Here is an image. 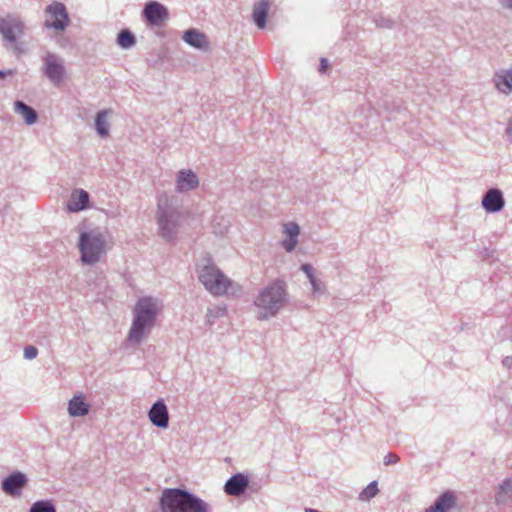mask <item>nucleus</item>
Instances as JSON below:
<instances>
[{"mask_svg":"<svg viewBox=\"0 0 512 512\" xmlns=\"http://www.w3.org/2000/svg\"><path fill=\"white\" fill-rule=\"evenodd\" d=\"M288 301L287 283L283 279H275L258 293V320L276 316Z\"/></svg>","mask_w":512,"mask_h":512,"instance_id":"1","label":"nucleus"},{"mask_svg":"<svg viewBox=\"0 0 512 512\" xmlns=\"http://www.w3.org/2000/svg\"><path fill=\"white\" fill-rule=\"evenodd\" d=\"M159 311L157 300L151 297L140 298L134 308V319L128 334V341L140 343L155 325Z\"/></svg>","mask_w":512,"mask_h":512,"instance_id":"2","label":"nucleus"},{"mask_svg":"<svg viewBox=\"0 0 512 512\" xmlns=\"http://www.w3.org/2000/svg\"><path fill=\"white\" fill-rule=\"evenodd\" d=\"M162 512H209L203 500L181 489H166L160 500Z\"/></svg>","mask_w":512,"mask_h":512,"instance_id":"3","label":"nucleus"},{"mask_svg":"<svg viewBox=\"0 0 512 512\" xmlns=\"http://www.w3.org/2000/svg\"><path fill=\"white\" fill-rule=\"evenodd\" d=\"M198 277L204 287L215 296L235 291L234 283L214 264L202 267Z\"/></svg>","mask_w":512,"mask_h":512,"instance_id":"4","label":"nucleus"},{"mask_svg":"<svg viewBox=\"0 0 512 512\" xmlns=\"http://www.w3.org/2000/svg\"><path fill=\"white\" fill-rule=\"evenodd\" d=\"M158 208L159 233L163 238L171 239L176 234L183 215L169 205L167 198L164 201L160 200Z\"/></svg>","mask_w":512,"mask_h":512,"instance_id":"5","label":"nucleus"},{"mask_svg":"<svg viewBox=\"0 0 512 512\" xmlns=\"http://www.w3.org/2000/svg\"><path fill=\"white\" fill-rule=\"evenodd\" d=\"M79 248L84 263H96L105 252V240L100 233L84 232L80 236Z\"/></svg>","mask_w":512,"mask_h":512,"instance_id":"6","label":"nucleus"},{"mask_svg":"<svg viewBox=\"0 0 512 512\" xmlns=\"http://www.w3.org/2000/svg\"><path fill=\"white\" fill-rule=\"evenodd\" d=\"M46 11L50 14L52 19V21L47 20L45 22L47 27L54 28L58 31H63L67 27L69 19L66 8L62 3L54 2L47 7Z\"/></svg>","mask_w":512,"mask_h":512,"instance_id":"7","label":"nucleus"},{"mask_svg":"<svg viewBox=\"0 0 512 512\" xmlns=\"http://www.w3.org/2000/svg\"><path fill=\"white\" fill-rule=\"evenodd\" d=\"M482 207L488 213L500 212L505 206L503 193L498 188H490L482 197Z\"/></svg>","mask_w":512,"mask_h":512,"instance_id":"8","label":"nucleus"},{"mask_svg":"<svg viewBox=\"0 0 512 512\" xmlns=\"http://www.w3.org/2000/svg\"><path fill=\"white\" fill-rule=\"evenodd\" d=\"M0 32L5 40L15 42L23 32V23L18 18L7 16L0 20Z\"/></svg>","mask_w":512,"mask_h":512,"instance_id":"9","label":"nucleus"},{"mask_svg":"<svg viewBox=\"0 0 512 512\" xmlns=\"http://www.w3.org/2000/svg\"><path fill=\"white\" fill-rule=\"evenodd\" d=\"M143 13L148 23L152 26H160L168 18L167 9L158 2L146 4Z\"/></svg>","mask_w":512,"mask_h":512,"instance_id":"10","label":"nucleus"},{"mask_svg":"<svg viewBox=\"0 0 512 512\" xmlns=\"http://www.w3.org/2000/svg\"><path fill=\"white\" fill-rule=\"evenodd\" d=\"M457 507V497L452 491L441 493L425 512H451Z\"/></svg>","mask_w":512,"mask_h":512,"instance_id":"11","label":"nucleus"},{"mask_svg":"<svg viewBox=\"0 0 512 512\" xmlns=\"http://www.w3.org/2000/svg\"><path fill=\"white\" fill-rule=\"evenodd\" d=\"M45 75L56 85L63 82L65 70L55 55H48L45 58Z\"/></svg>","mask_w":512,"mask_h":512,"instance_id":"12","label":"nucleus"},{"mask_svg":"<svg viewBox=\"0 0 512 512\" xmlns=\"http://www.w3.org/2000/svg\"><path fill=\"white\" fill-rule=\"evenodd\" d=\"M283 234L285 238L282 240V247L286 252L295 250L298 244V237L300 234V226L296 222H286L283 224Z\"/></svg>","mask_w":512,"mask_h":512,"instance_id":"13","label":"nucleus"},{"mask_svg":"<svg viewBox=\"0 0 512 512\" xmlns=\"http://www.w3.org/2000/svg\"><path fill=\"white\" fill-rule=\"evenodd\" d=\"M148 416L153 425L160 428H166L168 426V410L162 401H158L152 406Z\"/></svg>","mask_w":512,"mask_h":512,"instance_id":"14","label":"nucleus"},{"mask_svg":"<svg viewBox=\"0 0 512 512\" xmlns=\"http://www.w3.org/2000/svg\"><path fill=\"white\" fill-rule=\"evenodd\" d=\"M248 478L243 474L232 476L225 484L224 490L230 496H239L244 493L248 487Z\"/></svg>","mask_w":512,"mask_h":512,"instance_id":"15","label":"nucleus"},{"mask_svg":"<svg viewBox=\"0 0 512 512\" xmlns=\"http://www.w3.org/2000/svg\"><path fill=\"white\" fill-rule=\"evenodd\" d=\"M26 478L23 474L17 472L8 476L2 484L4 492L10 495H19L20 490L25 486Z\"/></svg>","mask_w":512,"mask_h":512,"instance_id":"16","label":"nucleus"},{"mask_svg":"<svg viewBox=\"0 0 512 512\" xmlns=\"http://www.w3.org/2000/svg\"><path fill=\"white\" fill-rule=\"evenodd\" d=\"M89 202V195L86 191L80 189L72 192L67 203V209L70 212H78L85 209Z\"/></svg>","mask_w":512,"mask_h":512,"instance_id":"17","label":"nucleus"},{"mask_svg":"<svg viewBox=\"0 0 512 512\" xmlns=\"http://www.w3.org/2000/svg\"><path fill=\"white\" fill-rule=\"evenodd\" d=\"M197 176L190 170L181 171L177 178V188L179 191H188L198 186Z\"/></svg>","mask_w":512,"mask_h":512,"instance_id":"18","label":"nucleus"},{"mask_svg":"<svg viewBox=\"0 0 512 512\" xmlns=\"http://www.w3.org/2000/svg\"><path fill=\"white\" fill-rule=\"evenodd\" d=\"M494 81L500 92L505 94L512 92V69L501 70L496 73Z\"/></svg>","mask_w":512,"mask_h":512,"instance_id":"19","label":"nucleus"},{"mask_svg":"<svg viewBox=\"0 0 512 512\" xmlns=\"http://www.w3.org/2000/svg\"><path fill=\"white\" fill-rule=\"evenodd\" d=\"M512 499V478L505 479L498 487L495 494L497 505L507 504Z\"/></svg>","mask_w":512,"mask_h":512,"instance_id":"20","label":"nucleus"},{"mask_svg":"<svg viewBox=\"0 0 512 512\" xmlns=\"http://www.w3.org/2000/svg\"><path fill=\"white\" fill-rule=\"evenodd\" d=\"M183 39L185 42L195 48L206 49L208 47L206 36L193 29L186 31L184 33Z\"/></svg>","mask_w":512,"mask_h":512,"instance_id":"21","label":"nucleus"},{"mask_svg":"<svg viewBox=\"0 0 512 512\" xmlns=\"http://www.w3.org/2000/svg\"><path fill=\"white\" fill-rule=\"evenodd\" d=\"M68 412L74 417L84 416L88 413V406L81 396H75L69 402Z\"/></svg>","mask_w":512,"mask_h":512,"instance_id":"22","label":"nucleus"},{"mask_svg":"<svg viewBox=\"0 0 512 512\" xmlns=\"http://www.w3.org/2000/svg\"><path fill=\"white\" fill-rule=\"evenodd\" d=\"M15 111L21 114L25 122L29 125L35 123L37 120V114L35 110L22 101L15 102Z\"/></svg>","mask_w":512,"mask_h":512,"instance_id":"23","label":"nucleus"},{"mask_svg":"<svg viewBox=\"0 0 512 512\" xmlns=\"http://www.w3.org/2000/svg\"><path fill=\"white\" fill-rule=\"evenodd\" d=\"M269 9L270 0L258 1V30L266 28Z\"/></svg>","mask_w":512,"mask_h":512,"instance_id":"24","label":"nucleus"},{"mask_svg":"<svg viewBox=\"0 0 512 512\" xmlns=\"http://www.w3.org/2000/svg\"><path fill=\"white\" fill-rule=\"evenodd\" d=\"M109 111L103 110L97 114L95 126L99 135L105 137L108 135V123L106 121Z\"/></svg>","mask_w":512,"mask_h":512,"instance_id":"25","label":"nucleus"},{"mask_svg":"<svg viewBox=\"0 0 512 512\" xmlns=\"http://www.w3.org/2000/svg\"><path fill=\"white\" fill-rule=\"evenodd\" d=\"M117 43L122 48H130L135 44V37L128 30H122L118 34Z\"/></svg>","mask_w":512,"mask_h":512,"instance_id":"26","label":"nucleus"},{"mask_svg":"<svg viewBox=\"0 0 512 512\" xmlns=\"http://www.w3.org/2000/svg\"><path fill=\"white\" fill-rule=\"evenodd\" d=\"M378 493V484H377V481H372L371 483H369L366 488H364L362 490V492L360 493L359 495V498L362 500V501H369L370 499H372L373 497L376 496V494Z\"/></svg>","mask_w":512,"mask_h":512,"instance_id":"27","label":"nucleus"},{"mask_svg":"<svg viewBox=\"0 0 512 512\" xmlns=\"http://www.w3.org/2000/svg\"><path fill=\"white\" fill-rule=\"evenodd\" d=\"M30 512H55V509L48 501H38L32 505Z\"/></svg>","mask_w":512,"mask_h":512,"instance_id":"28","label":"nucleus"},{"mask_svg":"<svg viewBox=\"0 0 512 512\" xmlns=\"http://www.w3.org/2000/svg\"><path fill=\"white\" fill-rule=\"evenodd\" d=\"M309 283L311 285V289L313 294L315 295H322L325 293V286L324 284L316 277H312L309 279Z\"/></svg>","mask_w":512,"mask_h":512,"instance_id":"29","label":"nucleus"},{"mask_svg":"<svg viewBox=\"0 0 512 512\" xmlns=\"http://www.w3.org/2000/svg\"><path fill=\"white\" fill-rule=\"evenodd\" d=\"M374 21L376 26L379 28L392 29L394 27V22L384 16H378Z\"/></svg>","mask_w":512,"mask_h":512,"instance_id":"30","label":"nucleus"},{"mask_svg":"<svg viewBox=\"0 0 512 512\" xmlns=\"http://www.w3.org/2000/svg\"><path fill=\"white\" fill-rule=\"evenodd\" d=\"M399 460L400 457L397 454L390 452L384 456L383 463L384 465L389 466L398 463Z\"/></svg>","mask_w":512,"mask_h":512,"instance_id":"31","label":"nucleus"},{"mask_svg":"<svg viewBox=\"0 0 512 512\" xmlns=\"http://www.w3.org/2000/svg\"><path fill=\"white\" fill-rule=\"evenodd\" d=\"M300 269L305 273L308 280L315 276V270L311 264H302Z\"/></svg>","mask_w":512,"mask_h":512,"instance_id":"32","label":"nucleus"},{"mask_svg":"<svg viewBox=\"0 0 512 512\" xmlns=\"http://www.w3.org/2000/svg\"><path fill=\"white\" fill-rule=\"evenodd\" d=\"M37 349L34 347V346H27L25 349H24V356L25 358L27 359H33L37 356Z\"/></svg>","mask_w":512,"mask_h":512,"instance_id":"33","label":"nucleus"},{"mask_svg":"<svg viewBox=\"0 0 512 512\" xmlns=\"http://www.w3.org/2000/svg\"><path fill=\"white\" fill-rule=\"evenodd\" d=\"M506 134H507L509 140L512 142V117L508 121V124L506 127Z\"/></svg>","mask_w":512,"mask_h":512,"instance_id":"34","label":"nucleus"},{"mask_svg":"<svg viewBox=\"0 0 512 512\" xmlns=\"http://www.w3.org/2000/svg\"><path fill=\"white\" fill-rule=\"evenodd\" d=\"M502 364L504 367L510 369L512 368V356H506L503 360H502Z\"/></svg>","mask_w":512,"mask_h":512,"instance_id":"35","label":"nucleus"},{"mask_svg":"<svg viewBox=\"0 0 512 512\" xmlns=\"http://www.w3.org/2000/svg\"><path fill=\"white\" fill-rule=\"evenodd\" d=\"M327 67H328V61H327V59H325V58H321V60H320V66H319V71H320L321 73H323V72H325V71H326Z\"/></svg>","mask_w":512,"mask_h":512,"instance_id":"36","label":"nucleus"},{"mask_svg":"<svg viewBox=\"0 0 512 512\" xmlns=\"http://www.w3.org/2000/svg\"><path fill=\"white\" fill-rule=\"evenodd\" d=\"M502 7L512 10V0H498Z\"/></svg>","mask_w":512,"mask_h":512,"instance_id":"37","label":"nucleus"},{"mask_svg":"<svg viewBox=\"0 0 512 512\" xmlns=\"http://www.w3.org/2000/svg\"><path fill=\"white\" fill-rule=\"evenodd\" d=\"M253 17L256 19V10L253 12Z\"/></svg>","mask_w":512,"mask_h":512,"instance_id":"38","label":"nucleus"}]
</instances>
